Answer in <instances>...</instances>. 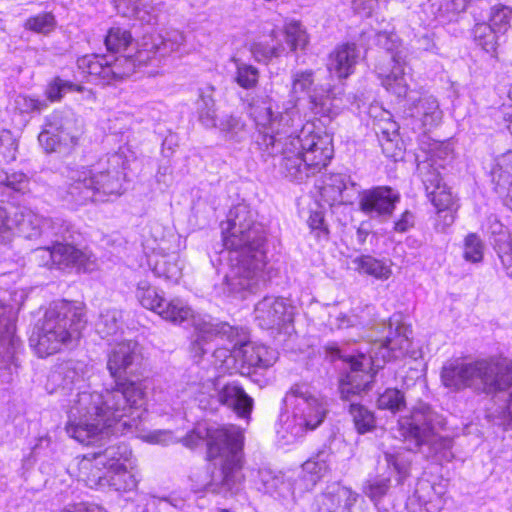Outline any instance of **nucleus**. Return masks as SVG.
<instances>
[{
	"instance_id": "f257e3e1",
	"label": "nucleus",
	"mask_w": 512,
	"mask_h": 512,
	"mask_svg": "<svg viewBox=\"0 0 512 512\" xmlns=\"http://www.w3.org/2000/svg\"><path fill=\"white\" fill-rule=\"evenodd\" d=\"M141 362L139 344L133 340L115 343L109 354L107 369L115 386L103 392L90 391L86 387L85 366L81 362L67 361L56 366L48 375L45 389L48 393L75 397L69 401L66 432L82 442L101 430L99 423L90 422L92 415L103 421L104 428L114 427L116 431H131L138 427V418L146 414V385L143 381L125 378L134 373Z\"/></svg>"
},
{
	"instance_id": "f03ea898",
	"label": "nucleus",
	"mask_w": 512,
	"mask_h": 512,
	"mask_svg": "<svg viewBox=\"0 0 512 512\" xmlns=\"http://www.w3.org/2000/svg\"><path fill=\"white\" fill-rule=\"evenodd\" d=\"M250 115L258 128L256 143L263 156L280 154L281 171L290 180L302 182L332 159V136L316 131L313 123H304L295 102L289 101L275 115L270 99L255 101L250 105Z\"/></svg>"
},
{
	"instance_id": "7ed1b4c3",
	"label": "nucleus",
	"mask_w": 512,
	"mask_h": 512,
	"mask_svg": "<svg viewBox=\"0 0 512 512\" xmlns=\"http://www.w3.org/2000/svg\"><path fill=\"white\" fill-rule=\"evenodd\" d=\"M221 228L223 249L211 262L227 270L223 281L215 285V293L227 301L244 300L266 281V230L246 204L230 209Z\"/></svg>"
},
{
	"instance_id": "20e7f679",
	"label": "nucleus",
	"mask_w": 512,
	"mask_h": 512,
	"mask_svg": "<svg viewBox=\"0 0 512 512\" xmlns=\"http://www.w3.org/2000/svg\"><path fill=\"white\" fill-rule=\"evenodd\" d=\"M144 415L138 418V427L131 431H116L114 427L106 429L103 421L94 419L95 415H92L90 422H98L101 430L91 436V442H82L67 432L71 438L84 445L104 441L97 451L77 458L75 467L71 466L70 469L78 481L95 490H112L120 493L134 491L140 482L137 459L128 444L113 441L110 437L130 434L147 443L160 445H169L176 441V437L169 429L145 431L141 427Z\"/></svg>"
},
{
	"instance_id": "39448f33",
	"label": "nucleus",
	"mask_w": 512,
	"mask_h": 512,
	"mask_svg": "<svg viewBox=\"0 0 512 512\" xmlns=\"http://www.w3.org/2000/svg\"><path fill=\"white\" fill-rule=\"evenodd\" d=\"M184 446L194 448L205 441L207 455L213 467L192 477L195 493L210 492L225 497L236 495L242 489V457L244 434L235 425L198 423L181 439Z\"/></svg>"
},
{
	"instance_id": "423d86ee",
	"label": "nucleus",
	"mask_w": 512,
	"mask_h": 512,
	"mask_svg": "<svg viewBox=\"0 0 512 512\" xmlns=\"http://www.w3.org/2000/svg\"><path fill=\"white\" fill-rule=\"evenodd\" d=\"M411 334V329L404 324L397 323L393 329L391 321L385 341L363 343L356 355H346L336 344H328L325 349L331 360L342 359L349 368L340 380L342 398L349 400L352 395L369 390L375 372L386 362L406 356L416 359L420 352L412 348Z\"/></svg>"
},
{
	"instance_id": "0eeeda50",
	"label": "nucleus",
	"mask_w": 512,
	"mask_h": 512,
	"mask_svg": "<svg viewBox=\"0 0 512 512\" xmlns=\"http://www.w3.org/2000/svg\"><path fill=\"white\" fill-rule=\"evenodd\" d=\"M174 52H187L185 36L179 30H169L164 35L145 36L134 55H84L78 58L77 67L90 81L111 84L132 75L137 66L145 65L157 56L164 57Z\"/></svg>"
},
{
	"instance_id": "6e6552de",
	"label": "nucleus",
	"mask_w": 512,
	"mask_h": 512,
	"mask_svg": "<svg viewBox=\"0 0 512 512\" xmlns=\"http://www.w3.org/2000/svg\"><path fill=\"white\" fill-rule=\"evenodd\" d=\"M127 160L121 152L108 155L89 166L66 168V183L58 196L73 206L107 202L124 193Z\"/></svg>"
},
{
	"instance_id": "1a4fd4ad",
	"label": "nucleus",
	"mask_w": 512,
	"mask_h": 512,
	"mask_svg": "<svg viewBox=\"0 0 512 512\" xmlns=\"http://www.w3.org/2000/svg\"><path fill=\"white\" fill-rule=\"evenodd\" d=\"M440 380L451 392L469 390L476 395H493L512 388V361L496 358L450 359L441 368Z\"/></svg>"
},
{
	"instance_id": "9d476101",
	"label": "nucleus",
	"mask_w": 512,
	"mask_h": 512,
	"mask_svg": "<svg viewBox=\"0 0 512 512\" xmlns=\"http://www.w3.org/2000/svg\"><path fill=\"white\" fill-rule=\"evenodd\" d=\"M285 411L280 416L277 435L283 445L302 440L307 433L316 430L325 420L329 404L327 399L312 385L296 383L284 396Z\"/></svg>"
},
{
	"instance_id": "9b49d317",
	"label": "nucleus",
	"mask_w": 512,
	"mask_h": 512,
	"mask_svg": "<svg viewBox=\"0 0 512 512\" xmlns=\"http://www.w3.org/2000/svg\"><path fill=\"white\" fill-rule=\"evenodd\" d=\"M86 322L80 304L55 301L47 308L41 324L30 338V344L41 358L55 354L79 339Z\"/></svg>"
},
{
	"instance_id": "f8f14e48",
	"label": "nucleus",
	"mask_w": 512,
	"mask_h": 512,
	"mask_svg": "<svg viewBox=\"0 0 512 512\" xmlns=\"http://www.w3.org/2000/svg\"><path fill=\"white\" fill-rule=\"evenodd\" d=\"M187 325L194 329L190 344V354L198 362L213 350L214 365L224 371L238 361L234 348L242 341L240 328L226 322H218L210 315L195 313Z\"/></svg>"
},
{
	"instance_id": "ddd939ff",
	"label": "nucleus",
	"mask_w": 512,
	"mask_h": 512,
	"mask_svg": "<svg viewBox=\"0 0 512 512\" xmlns=\"http://www.w3.org/2000/svg\"><path fill=\"white\" fill-rule=\"evenodd\" d=\"M436 414L429 405L419 404L408 415L398 420V432L404 441L418 448L427 458L439 464L454 459L453 441L438 434L435 427Z\"/></svg>"
},
{
	"instance_id": "4468645a",
	"label": "nucleus",
	"mask_w": 512,
	"mask_h": 512,
	"mask_svg": "<svg viewBox=\"0 0 512 512\" xmlns=\"http://www.w3.org/2000/svg\"><path fill=\"white\" fill-rule=\"evenodd\" d=\"M378 43L389 54L388 65L379 63L375 70L381 85L397 99H404L409 91L412 76L407 71L406 53L395 34H378Z\"/></svg>"
},
{
	"instance_id": "2eb2a0df",
	"label": "nucleus",
	"mask_w": 512,
	"mask_h": 512,
	"mask_svg": "<svg viewBox=\"0 0 512 512\" xmlns=\"http://www.w3.org/2000/svg\"><path fill=\"white\" fill-rule=\"evenodd\" d=\"M82 133V121L74 111L54 110L44 118L38 142L46 153L70 150L78 145Z\"/></svg>"
},
{
	"instance_id": "dca6fc26",
	"label": "nucleus",
	"mask_w": 512,
	"mask_h": 512,
	"mask_svg": "<svg viewBox=\"0 0 512 512\" xmlns=\"http://www.w3.org/2000/svg\"><path fill=\"white\" fill-rule=\"evenodd\" d=\"M220 380L209 378L195 391L196 399L202 409H213L215 405L222 404L241 418H248L253 408V399L236 382L223 384Z\"/></svg>"
},
{
	"instance_id": "f3484780",
	"label": "nucleus",
	"mask_w": 512,
	"mask_h": 512,
	"mask_svg": "<svg viewBox=\"0 0 512 512\" xmlns=\"http://www.w3.org/2000/svg\"><path fill=\"white\" fill-rule=\"evenodd\" d=\"M214 91L211 85L199 88L195 102L199 121L206 128H217L226 139L241 142L247 136L245 124L232 115L216 116Z\"/></svg>"
},
{
	"instance_id": "a211bd4d",
	"label": "nucleus",
	"mask_w": 512,
	"mask_h": 512,
	"mask_svg": "<svg viewBox=\"0 0 512 512\" xmlns=\"http://www.w3.org/2000/svg\"><path fill=\"white\" fill-rule=\"evenodd\" d=\"M135 294L144 308L156 312L164 320L174 324L188 323L195 314L192 308L180 298L166 301L163 295L147 280H140L137 283Z\"/></svg>"
},
{
	"instance_id": "6ab92c4d",
	"label": "nucleus",
	"mask_w": 512,
	"mask_h": 512,
	"mask_svg": "<svg viewBox=\"0 0 512 512\" xmlns=\"http://www.w3.org/2000/svg\"><path fill=\"white\" fill-rule=\"evenodd\" d=\"M428 197L437 211L436 229L445 231L455 221L458 209L456 200L449 188L442 182L439 171L434 170L422 176Z\"/></svg>"
},
{
	"instance_id": "aec40b11",
	"label": "nucleus",
	"mask_w": 512,
	"mask_h": 512,
	"mask_svg": "<svg viewBox=\"0 0 512 512\" xmlns=\"http://www.w3.org/2000/svg\"><path fill=\"white\" fill-rule=\"evenodd\" d=\"M15 235L26 239L63 236L67 228L63 220L56 218H43L31 209L26 207L15 208L14 210Z\"/></svg>"
},
{
	"instance_id": "412c9836",
	"label": "nucleus",
	"mask_w": 512,
	"mask_h": 512,
	"mask_svg": "<svg viewBox=\"0 0 512 512\" xmlns=\"http://www.w3.org/2000/svg\"><path fill=\"white\" fill-rule=\"evenodd\" d=\"M255 321L263 329H285L287 332L294 317V307L283 297L266 296L254 309Z\"/></svg>"
},
{
	"instance_id": "4be33fe9",
	"label": "nucleus",
	"mask_w": 512,
	"mask_h": 512,
	"mask_svg": "<svg viewBox=\"0 0 512 512\" xmlns=\"http://www.w3.org/2000/svg\"><path fill=\"white\" fill-rule=\"evenodd\" d=\"M400 201V194L389 186H377L359 193V209L371 219L386 220Z\"/></svg>"
},
{
	"instance_id": "5701e85b",
	"label": "nucleus",
	"mask_w": 512,
	"mask_h": 512,
	"mask_svg": "<svg viewBox=\"0 0 512 512\" xmlns=\"http://www.w3.org/2000/svg\"><path fill=\"white\" fill-rule=\"evenodd\" d=\"M19 340L15 336V319L11 315V308L0 305V370L7 372L6 381L10 380L13 370L16 369V353Z\"/></svg>"
},
{
	"instance_id": "b1692460",
	"label": "nucleus",
	"mask_w": 512,
	"mask_h": 512,
	"mask_svg": "<svg viewBox=\"0 0 512 512\" xmlns=\"http://www.w3.org/2000/svg\"><path fill=\"white\" fill-rule=\"evenodd\" d=\"M350 102L344 97V90L339 86L321 85L310 94V109L315 116L327 119L336 118Z\"/></svg>"
},
{
	"instance_id": "393cba45",
	"label": "nucleus",
	"mask_w": 512,
	"mask_h": 512,
	"mask_svg": "<svg viewBox=\"0 0 512 512\" xmlns=\"http://www.w3.org/2000/svg\"><path fill=\"white\" fill-rule=\"evenodd\" d=\"M332 454L329 451L322 450L306 460L301 467V473L293 481L295 490V499L304 492L310 491L324 478L330 470Z\"/></svg>"
},
{
	"instance_id": "a878e982",
	"label": "nucleus",
	"mask_w": 512,
	"mask_h": 512,
	"mask_svg": "<svg viewBox=\"0 0 512 512\" xmlns=\"http://www.w3.org/2000/svg\"><path fill=\"white\" fill-rule=\"evenodd\" d=\"M446 491L445 485L419 482L414 495L408 498L405 510L406 512H440L445 505Z\"/></svg>"
},
{
	"instance_id": "bb28decb",
	"label": "nucleus",
	"mask_w": 512,
	"mask_h": 512,
	"mask_svg": "<svg viewBox=\"0 0 512 512\" xmlns=\"http://www.w3.org/2000/svg\"><path fill=\"white\" fill-rule=\"evenodd\" d=\"M55 253V269H75L77 272H91L96 269V257L88 250L55 241Z\"/></svg>"
},
{
	"instance_id": "cd10ccee",
	"label": "nucleus",
	"mask_w": 512,
	"mask_h": 512,
	"mask_svg": "<svg viewBox=\"0 0 512 512\" xmlns=\"http://www.w3.org/2000/svg\"><path fill=\"white\" fill-rule=\"evenodd\" d=\"M291 477L269 468L259 469L254 479L256 488L282 500H295V490Z\"/></svg>"
},
{
	"instance_id": "c85d7f7f",
	"label": "nucleus",
	"mask_w": 512,
	"mask_h": 512,
	"mask_svg": "<svg viewBox=\"0 0 512 512\" xmlns=\"http://www.w3.org/2000/svg\"><path fill=\"white\" fill-rule=\"evenodd\" d=\"M47 108L48 102L43 97L18 93L10 98L7 111L11 114L13 121H17L19 126L24 127L34 115L41 114Z\"/></svg>"
},
{
	"instance_id": "c756f323",
	"label": "nucleus",
	"mask_w": 512,
	"mask_h": 512,
	"mask_svg": "<svg viewBox=\"0 0 512 512\" xmlns=\"http://www.w3.org/2000/svg\"><path fill=\"white\" fill-rule=\"evenodd\" d=\"M357 498L358 494L350 488L333 484L317 497L314 512H351Z\"/></svg>"
},
{
	"instance_id": "7c9ffc66",
	"label": "nucleus",
	"mask_w": 512,
	"mask_h": 512,
	"mask_svg": "<svg viewBox=\"0 0 512 512\" xmlns=\"http://www.w3.org/2000/svg\"><path fill=\"white\" fill-rule=\"evenodd\" d=\"M360 59V49L354 43H344L330 53L327 68L339 79H346L354 73Z\"/></svg>"
},
{
	"instance_id": "2f4dec72",
	"label": "nucleus",
	"mask_w": 512,
	"mask_h": 512,
	"mask_svg": "<svg viewBox=\"0 0 512 512\" xmlns=\"http://www.w3.org/2000/svg\"><path fill=\"white\" fill-rule=\"evenodd\" d=\"M491 177L496 192L506 194L505 203L512 210V150L495 158Z\"/></svg>"
},
{
	"instance_id": "473e14b6",
	"label": "nucleus",
	"mask_w": 512,
	"mask_h": 512,
	"mask_svg": "<svg viewBox=\"0 0 512 512\" xmlns=\"http://www.w3.org/2000/svg\"><path fill=\"white\" fill-rule=\"evenodd\" d=\"M148 265L157 277L177 283L182 275V265L177 252L163 253L162 250H154L148 256Z\"/></svg>"
},
{
	"instance_id": "72a5a7b5",
	"label": "nucleus",
	"mask_w": 512,
	"mask_h": 512,
	"mask_svg": "<svg viewBox=\"0 0 512 512\" xmlns=\"http://www.w3.org/2000/svg\"><path fill=\"white\" fill-rule=\"evenodd\" d=\"M410 116L419 122L424 130L437 127L443 117L438 100L432 95H424L413 103L410 108Z\"/></svg>"
},
{
	"instance_id": "f704fd0d",
	"label": "nucleus",
	"mask_w": 512,
	"mask_h": 512,
	"mask_svg": "<svg viewBox=\"0 0 512 512\" xmlns=\"http://www.w3.org/2000/svg\"><path fill=\"white\" fill-rule=\"evenodd\" d=\"M348 185H354L346 174H331L319 186L320 201L328 206H334L346 201L344 191Z\"/></svg>"
},
{
	"instance_id": "c9c22d12",
	"label": "nucleus",
	"mask_w": 512,
	"mask_h": 512,
	"mask_svg": "<svg viewBox=\"0 0 512 512\" xmlns=\"http://www.w3.org/2000/svg\"><path fill=\"white\" fill-rule=\"evenodd\" d=\"M254 41L250 46L253 58L260 63H268L271 59L281 56L285 52V45L278 39L274 28Z\"/></svg>"
},
{
	"instance_id": "e433bc0d",
	"label": "nucleus",
	"mask_w": 512,
	"mask_h": 512,
	"mask_svg": "<svg viewBox=\"0 0 512 512\" xmlns=\"http://www.w3.org/2000/svg\"><path fill=\"white\" fill-rule=\"evenodd\" d=\"M388 477H394L397 485H402L410 476L411 459L403 450H391L383 453Z\"/></svg>"
},
{
	"instance_id": "4c0bfd02",
	"label": "nucleus",
	"mask_w": 512,
	"mask_h": 512,
	"mask_svg": "<svg viewBox=\"0 0 512 512\" xmlns=\"http://www.w3.org/2000/svg\"><path fill=\"white\" fill-rule=\"evenodd\" d=\"M116 8L125 17H133L147 25L157 23L155 8L144 0H116Z\"/></svg>"
},
{
	"instance_id": "58836bf2",
	"label": "nucleus",
	"mask_w": 512,
	"mask_h": 512,
	"mask_svg": "<svg viewBox=\"0 0 512 512\" xmlns=\"http://www.w3.org/2000/svg\"><path fill=\"white\" fill-rule=\"evenodd\" d=\"M368 113L373 118V129L380 139L392 142L397 138L399 126L389 111L378 105H371Z\"/></svg>"
},
{
	"instance_id": "ea45409f",
	"label": "nucleus",
	"mask_w": 512,
	"mask_h": 512,
	"mask_svg": "<svg viewBox=\"0 0 512 512\" xmlns=\"http://www.w3.org/2000/svg\"><path fill=\"white\" fill-rule=\"evenodd\" d=\"M354 270L359 274L371 276L377 280H388L392 275L391 265L371 255H360L352 260Z\"/></svg>"
},
{
	"instance_id": "a19ab883",
	"label": "nucleus",
	"mask_w": 512,
	"mask_h": 512,
	"mask_svg": "<svg viewBox=\"0 0 512 512\" xmlns=\"http://www.w3.org/2000/svg\"><path fill=\"white\" fill-rule=\"evenodd\" d=\"M454 157L453 148L450 142H434L430 148V163H423L418 166L423 176L428 172L438 171L444 168Z\"/></svg>"
},
{
	"instance_id": "79ce46f5",
	"label": "nucleus",
	"mask_w": 512,
	"mask_h": 512,
	"mask_svg": "<svg viewBox=\"0 0 512 512\" xmlns=\"http://www.w3.org/2000/svg\"><path fill=\"white\" fill-rule=\"evenodd\" d=\"M122 312L116 308L102 310L96 324L98 334L102 338L115 336L122 329Z\"/></svg>"
},
{
	"instance_id": "37998d69",
	"label": "nucleus",
	"mask_w": 512,
	"mask_h": 512,
	"mask_svg": "<svg viewBox=\"0 0 512 512\" xmlns=\"http://www.w3.org/2000/svg\"><path fill=\"white\" fill-rule=\"evenodd\" d=\"M286 44L292 52L303 50L309 43V35L301 22L290 20L284 25Z\"/></svg>"
},
{
	"instance_id": "c03bdc74",
	"label": "nucleus",
	"mask_w": 512,
	"mask_h": 512,
	"mask_svg": "<svg viewBox=\"0 0 512 512\" xmlns=\"http://www.w3.org/2000/svg\"><path fill=\"white\" fill-rule=\"evenodd\" d=\"M231 61L236 68L235 82L243 89L254 88L259 79V71L256 67L245 63L237 56H232Z\"/></svg>"
},
{
	"instance_id": "a18cd8bd",
	"label": "nucleus",
	"mask_w": 512,
	"mask_h": 512,
	"mask_svg": "<svg viewBox=\"0 0 512 512\" xmlns=\"http://www.w3.org/2000/svg\"><path fill=\"white\" fill-rule=\"evenodd\" d=\"M315 73L312 70H297L292 74L291 94L293 97L305 94L310 98V94L316 89H321V85L315 86Z\"/></svg>"
},
{
	"instance_id": "49530a36",
	"label": "nucleus",
	"mask_w": 512,
	"mask_h": 512,
	"mask_svg": "<svg viewBox=\"0 0 512 512\" xmlns=\"http://www.w3.org/2000/svg\"><path fill=\"white\" fill-rule=\"evenodd\" d=\"M349 412L359 434L372 431L376 426L374 413L361 404L351 403Z\"/></svg>"
},
{
	"instance_id": "de8ad7c7",
	"label": "nucleus",
	"mask_w": 512,
	"mask_h": 512,
	"mask_svg": "<svg viewBox=\"0 0 512 512\" xmlns=\"http://www.w3.org/2000/svg\"><path fill=\"white\" fill-rule=\"evenodd\" d=\"M240 334L242 341L239 343L238 348H234V353L238 356V361H241L243 365H247L248 367L258 368L260 358L257 348L259 344L247 341L246 333L242 328H240Z\"/></svg>"
},
{
	"instance_id": "09e8293b",
	"label": "nucleus",
	"mask_w": 512,
	"mask_h": 512,
	"mask_svg": "<svg viewBox=\"0 0 512 512\" xmlns=\"http://www.w3.org/2000/svg\"><path fill=\"white\" fill-rule=\"evenodd\" d=\"M83 89L82 86L76 85L71 81L64 80L60 77H55L52 79L46 86L45 89V100L47 102H58L63 96L72 91L81 92Z\"/></svg>"
},
{
	"instance_id": "8fccbe9b",
	"label": "nucleus",
	"mask_w": 512,
	"mask_h": 512,
	"mask_svg": "<svg viewBox=\"0 0 512 512\" xmlns=\"http://www.w3.org/2000/svg\"><path fill=\"white\" fill-rule=\"evenodd\" d=\"M132 44L131 33L121 27H112L105 37V45L110 52H121L127 50Z\"/></svg>"
},
{
	"instance_id": "3c124183",
	"label": "nucleus",
	"mask_w": 512,
	"mask_h": 512,
	"mask_svg": "<svg viewBox=\"0 0 512 512\" xmlns=\"http://www.w3.org/2000/svg\"><path fill=\"white\" fill-rule=\"evenodd\" d=\"M475 41L487 53H493L497 47V36L494 29L487 23H477L473 29Z\"/></svg>"
},
{
	"instance_id": "603ef678",
	"label": "nucleus",
	"mask_w": 512,
	"mask_h": 512,
	"mask_svg": "<svg viewBox=\"0 0 512 512\" xmlns=\"http://www.w3.org/2000/svg\"><path fill=\"white\" fill-rule=\"evenodd\" d=\"M512 8L506 5H495L491 8L490 26L496 33L504 34L510 27Z\"/></svg>"
},
{
	"instance_id": "864d4df0",
	"label": "nucleus",
	"mask_w": 512,
	"mask_h": 512,
	"mask_svg": "<svg viewBox=\"0 0 512 512\" xmlns=\"http://www.w3.org/2000/svg\"><path fill=\"white\" fill-rule=\"evenodd\" d=\"M377 405L379 409L396 413L405 406L404 395L398 389L388 388L379 395Z\"/></svg>"
},
{
	"instance_id": "5fc2aeb1",
	"label": "nucleus",
	"mask_w": 512,
	"mask_h": 512,
	"mask_svg": "<svg viewBox=\"0 0 512 512\" xmlns=\"http://www.w3.org/2000/svg\"><path fill=\"white\" fill-rule=\"evenodd\" d=\"M484 245L475 233H470L464 240V259L468 262L479 263L483 259Z\"/></svg>"
},
{
	"instance_id": "6e6d98bb",
	"label": "nucleus",
	"mask_w": 512,
	"mask_h": 512,
	"mask_svg": "<svg viewBox=\"0 0 512 512\" xmlns=\"http://www.w3.org/2000/svg\"><path fill=\"white\" fill-rule=\"evenodd\" d=\"M17 143L11 131L0 130V164H8L16 159Z\"/></svg>"
},
{
	"instance_id": "4d7b16f0",
	"label": "nucleus",
	"mask_w": 512,
	"mask_h": 512,
	"mask_svg": "<svg viewBox=\"0 0 512 512\" xmlns=\"http://www.w3.org/2000/svg\"><path fill=\"white\" fill-rule=\"evenodd\" d=\"M14 211L10 212L0 203V243L8 244L15 237Z\"/></svg>"
},
{
	"instance_id": "13d9d810",
	"label": "nucleus",
	"mask_w": 512,
	"mask_h": 512,
	"mask_svg": "<svg viewBox=\"0 0 512 512\" xmlns=\"http://www.w3.org/2000/svg\"><path fill=\"white\" fill-rule=\"evenodd\" d=\"M391 479L389 477H375L367 482L364 492L377 504L390 488Z\"/></svg>"
},
{
	"instance_id": "bf43d9fd",
	"label": "nucleus",
	"mask_w": 512,
	"mask_h": 512,
	"mask_svg": "<svg viewBox=\"0 0 512 512\" xmlns=\"http://www.w3.org/2000/svg\"><path fill=\"white\" fill-rule=\"evenodd\" d=\"M0 183L22 194L30 191V179L22 172H5V176L0 180Z\"/></svg>"
},
{
	"instance_id": "052dcab7",
	"label": "nucleus",
	"mask_w": 512,
	"mask_h": 512,
	"mask_svg": "<svg viewBox=\"0 0 512 512\" xmlns=\"http://www.w3.org/2000/svg\"><path fill=\"white\" fill-rule=\"evenodd\" d=\"M363 324H364V321L361 320L360 317L355 314L347 315L342 312H337L334 314L331 313L328 318V325L332 330L333 329L342 330V329H346L349 327H356V326L363 325Z\"/></svg>"
},
{
	"instance_id": "680f3d73",
	"label": "nucleus",
	"mask_w": 512,
	"mask_h": 512,
	"mask_svg": "<svg viewBox=\"0 0 512 512\" xmlns=\"http://www.w3.org/2000/svg\"><path fill=\"white\" fill-rule=\"evenodd\" d=\"M26 27L37 33H49L55 27V19L51 13H43L31 17L26 22Z\"/></svg>"
},
{
	"instance_id": "e2e57ef3",
	"label": "nucleus",
	"mask_w": 512,
	"mask_h": 512,
	"mask_svg": "<svg viewBox=\"0 0 512 512\" xmlns=\"http://www.w3.org/2000/svg\"><path fill=\"white\" fill-rule=\"evenodd\" d=\"M32 257L39 266L55 269V242L52 246L39 247L33 250Z\"/></svg>"
},
{
	"instance_id": "0e129e2a",
	"label": "nucleus",
	"mask_w": 512,
	"mask_h": 512,
	"mask_svg": "<svg viewBox=\"0 0 512 512\" xmlns=\"http://www.w3.org/2000/svg\"><path fill=\"white\" fill-rule=\"evenodd\" d=\"M156 412L160 415H168L174 412L177 416L181 415L182 404L179 401H173L164 394H155Z\"/></svg>"
},
{
	"instance_id": "69168bd1",
	"label": "nucleus",
	"mask_w": 512,
	"mask_h": 512,
	"mask_svg": "<svg viewBox=\"0 0 512 512\" xmlns=\"http://www.w3.org/2000/svg\"><path fill=\"white\" fill-rule=\"evenodd\" d=\"M131 116L125 113H118L114 119L108 120L107 129L111 134L124 135L130 129Z\"/></svg>"
},
{
	"instance_id": "338daca9",
	"label": "nucleus",
	"mask_w": 512,
	"mask_h": 512,
	"mask_svg": "<svg viewBox=\"0 0 512 512\" xmlns=\"http://www.w3.org/2000/svg\"><path fill=\"white\" fill-rule=\"evenodd\" d=\"M500 242L499 248L495 250L501 260L507 276L512 279V243L507 242L505 235L502 236Z\"/></svg>"
},
{
	"instance_id": "774afa93",
	"label": "nucleus",
	"mask_w": 512,
	"mask_h": 512,
	"mask_svg": "<svg viewBox=\"0 0 512 512\" xmlns=\"http://www.w3.org/2000/svg\"><path fill=\"white\" fill-rule=\"evenodd\" d=\"M59 512H107V510L97 503L82 501L77 503H69L65 505Z\"/></svg>"
}]
</instances>
